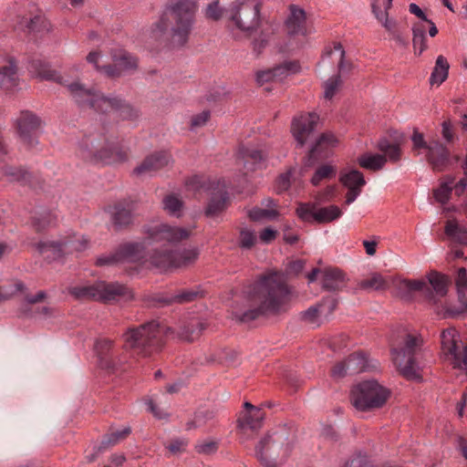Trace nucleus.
I'll return each mask as SVG.
<instances>
[{
	"label": "nucleus",
	"instance_id": "6e6d98bb",
	"mask_svg": "<svg viewBox=\"0 0 467 467\" xmlns=\"http://www.w3.org/2000/svg\"><path fill=\"white\" fill-rule=\"evenodd\" d=\"M291 172L287 171L282 173L276 180L275 190L278 193L285 192L290 187L291 182Z\"/></svg>",
	"mask_w": 467,
	"mask_h": 467
},
{
	"label": "nucleus",
	"instance_id": "cd10ccee",
	"mask_svg": "<svg viewBox=\"0 0 467 467\" xmlns=\"http://www.w3.org/2000/svg\"><path fill=\"white\" fill-rule=\"evenodd\" d=\"M114 65L104 66V72L109 77L119 76V70H130L137 67V59L126 51H119L113 56Z\"/></svg>",
	"mask_w": 467,
	"mask_h": 467
},
{
	"label": "nucleus",
	"instance_id": "423d86ee",
	"mask_svg": "<svg viewBox=\"0 0 467 467\" xmlns=\"http://www.w3.org/2000/svg\"><path fill=\"white\" fill-rule=\"evenodd\" d=\"M296 430L282 424L272 428L255 446V455L264 467H277L291 454L296 442Z\"/></svg>",
	"mask_w": 467,
	"mask_h": 467
},
{
	"label": "nucleus",
	"instance_id": "f257e3e1",
	"mask_svg": "<svg viewBox=\"0 0 467 467\" xmlns=\"http://www.w3.org/2000/svg\"><path fill=\"white\" fill-rule=\"evenodd\" d=\"M247 309L236 310L234 317L241 322H250L262 316H275L285 310L290 290L284 275L270 272L261 275L246 291Z\"/></svg>",
	"mask_w": 467,
	"mask_h": 467
},
{
	"label": "nucleus",
	"instance_id": "864d4df0",
	"mask_svg": "<svg viewBox=\"0 0 467 467\" xmlns=\"http://www.w3.org/2000/svg\"><path fill=\"white\" fill-rule=\"evenodd\" d=\"M117 264H120L117 249L113 253L99 256L96 260V265L98 266L114 265Z\"/></svg>",
	"mask_w": 467,
	"mask_h": 467
},
{
	"label": "nucleus",
	"instance_id": "4d7b16f0",
	"mask_svg": "<svg viewBox=\"0 0 467 467\" xmlns=\"http://www.w3.org/2000/svg\"><path fill=\"white\" fill-rule=\"evenodd\" d=\"M211 113L209 110H204L192 118L191 127L192 129L204 126L209 120Z\"/></svg>",
	"mask_w": 467,
	"mask_h": 467
},
{
	"label": "nucleus",
	"instance_id": "9d476101",
	"mask_svg": "<svg viewBox=\"0 0 467 467\" xmlns=\"http://www.w3.org/2000/svg\"><path fill=\"white\" fill-rule=\"evenodd\" d=\"M390 391L377 380H365L356 385L350 392V401L358 411H371L382 408Z\"/></svg>",
	"mask_w": 467,
	"mask_h": 467
},
{
	"label": "nucleus",
	"instance_id": "e2e57ef3",
	"mask_svg": "<svg viewBox=\"0 0 467 467\" xmlns=\"http://www.w3.org/2000/svg\"><path fill=\"white\" fill-rule=\"evenodd\" d=\"M268 44V37L262 33L261 36L252 43L254 52L258 56Z\"/></svg>",
	"mask_w": 467,
	"mask_h": 467
},
{
	"label": "nucleus",
	"instance_id": "0e129e2a",
	"mask_svg": "<svg viewBox=\"0 0 467 467\" xmlns=\"http://www.w3.org/2000/svg\"><path fill=\"white\" fill-rule=\"evenodd\" d=\"M441 128H442L441 134H442L443 139L449 143L452 142L453 138H454V133H453L452 124H451V120L450 119L444 120L441 123Z\"/></svg>",
	"mask_w": 467,
	"mask_h": 467
},
{
	"label": "nucleus",
	"instance_id": "09e8293b",
	"mask_svg": "<svg viewBox=\"0 0 467 467\" xmlns=\"http://www.w3.org/2000/svg\"><path fill=\"white\" fill-rule=\"evenodd\" d=\"M452 184L453 180L451 179L449 182H441L440 186L433 191V196L438 202L441 204L448 202L451 194Z\"/></svg>",
	"mask_w": 467,
	"mask_h": 467
},
{
	"label": "nucleus",
	"instance_id": "de8ad7c7",
	"mask_svg": "<svg viewBox=\"0 0 467 467\" xmlns=\"http://www.w3.org/2000/svg\"><path fill=\"white\" fill-rule=\"evenodd\" d=\"M378 148L388 156L392 161H397L400 157V149L399 145L390 143L388 140L383 139L379 141Z\"/></svg>",
	"mask_w": 467,
	"mask_h": 467
},
{
	"label": "nucleus",
	"instance_id": "5701e85b",
	"mask_svg": "<svg viewBox=\"0 0 467 467\" xmlns=\"http://www.w3.org/2000/svg\"><path fill=\"white\" fill-rule=\"evenodd\" d=\"M18 27L26 34L38 35L50 30V24L40 11L18 17Z\"/></svg>",
	"mask_w": 467,
	"mask_h": 467
},
{
	"label": "nucleus",
	"instance_id": "f03ea898",
	"mask_svg": "<svg viewBox=\"0 0 467 467\" xmlns=\"http://www.w3.org/2000/svg\"><path fill=\"white\" fill-rule=\"evenodd\" d=\"M36 68L41 78L54 80L67 87L71 98L81 109H90L100 114L114 111L120 119L128 120H133L139 117V111L118 96L107 97L94 88H86L78 81L67 84L56 70L42 62H36Z\"/></svg>",
	"mask_w": 467,
	"mask_h": 467
},
{
	"label": "nucleus",
	"instance_id": "2eb2a0df",
	"mask_svg": "<svg viewBox=\"0 0 467 467\" xmlns=\"http://www.w3.org/2000/svg\"><path fill=\"white\" fill-rule=\"evenodd\" d=\"M88 241L86 238H77L73 236L57 242H39L36 244V248L42 254L50 252L51 255H47V257L57 259L67 253L84 251L88 247Z\"/></svg>",
	"mask_w": 467,
	"mask_h": 467
},
{
	"label": "nucleus",
	"instance_id": "c03bdc74",
	"mask_svg": "<svg viewBox=\"0 0 467 467\" xmlns=\"http://www.w3.org/2000/svg\"><path fill=\"white\" fill-rule=\"evenodd\" d=\"M317 208L315 203L311 202H301L296 208V215L300 220L305 223L316 222V213Z\"/></svg>",
	"mask_w": 467,
	"mask_h": 467
},
{
	"label": "nucleus",
	"instance_id": "7ed1b4c3",
	"mask_svg": "<svg viewBox=\"0 0 467 467\" xmlns=\"http://www.w3.org/2000/svg\"><path fill=\"white\" fill-rule=\"evenodd\" d=\"M196 9L195 0H170L152 29L154 37L172 47H183L192 32Z\"/></svg>",
	"mask_w": 467,
	"mask_h": 467
},
{
	"label": "nucleus",
	"instance_id": "bb28decb",
	"mask_svg": "<svg viewBox=\"0 0 467 467\" xmlns=\"http://www.w3.org/2000/svg\"><path fill=\"white\" fill-rule=\"evenodd\" d=\"M18 84L17 63L7 57L0 63V88L9 90Z\"/></svg>",
	"mask_w": 467,
	"mask_h": 467
},
{
	"label": "nucleus",
	"instance_id": "a878e982",
	"mask_svg": "<svg viewBox=\"0 0 467 467\" xmlns=\"http://www.w3.org/2000/svg\"><path fill=\"white\" fill-rule=\"evenodd\" d=\"M336 142L333 134L323 133L309 150L306 165L311 166L316 161L327 158L329 155L330 148L334 147Z\"/></svg>",
	"mask_w": 467,
	"mask_h": 467
},
{
	"label": "nucleus",
	"instance_id": "b1692460",
	"mask_svg": "<svg viewBox=\"0 0 467 467\" xmlns=\"http://www.w3.org/2000/svg\"><path fill=\"white\" fill-rule=\"evenodd\" d=\"M286 31L290 36H307L310 31L307 27L306 14L303 8L291 5L289 15L285 22Z\"/></svg>",
	"mask_w": 467,
	"mask_h": 467
},
{
	"label": "nucleus",
	"instance_id": "774afa93",
	"mask_svg": "<svg viewBox=\"0 0 467 467\" xmlns=\"http://www.w3.org/2000/svg\"><path fill=\"white\" fill-rule=\"evenodd\" d=\"M457 290L460 288L467 289V270L464 267L458 269L456 277Z\"/></svg>",
	"mask_w": 467,
	"mask_h": 467
},
{
	"label": "nucleus",
	"instance_id": "4468645a",
	"mask_svg": "<svg viewBox=\"0 0 467 467\" xmlns=\"http://www.w3.org/2000/svg\"><path fill=\"white\" fill-rule=\"evenodd\" d=\"M197 248L183 249L182 251H155L150 255V264L163 271L171 268L186 267L197 260L199 256Z\"/></svg>",
	"mask_w": 467,
	"mask_h": 467
},
{
	"label": "nucleus",
	"instance_id": "1a4fd4ad",
	"mask_svg": "<svg viewBox=\"0 0 467 467\" xmlns=\"http://www.w3.org/2000/svg\"><path fill=\"white\" fill-rule=\"evenodd\" d=\"M69 294L79 300H95L104 303L120 299L129 300L133 297L132 292L126 285L104 281L70 287Z\"/></svg>",
	"mask_w": 467,
	"mask_h": 467
},
{
	"label": "nucleus",
	"instance_id": "49530a36",
	"mask_svg": "<svg viewBox=\"0 0 467 467\" xmlns=\"http://www.w3.org/2000/svg\"><path fill=\"white\" fill-rule=\"evenodd\" d=\"M279 215V213L275 209H263L259 207H254L248 212V217L254 222H259L263 220H273Z\"/></svg>",
	"mask_w": 467,
	"mask_h": 467
},
{
	"label": "nucleus",
	"instance_id": "a19ab883",
	"mask_svg": "<svg viewBox=\"0 0 467 467\" xmlns=\"http://www.w3.org/2000/svg\"><path fill=\"white\" fill-rule=\"evenodd\" d=\"M257 243V236L254 231L242 228L238 236V247L242 250L248 251L254 247Z\"/></svg>",
	"mask_w": 467,
	"mask_h": 467
},
{
	"label": "nucleus",
	"instance_id": "39448f33",
	"mask_svg": "<svg viewBox=\"0 0 467 467\" xmlns=\"http://www.w3.org/2000/svg\"><path fill=\"white\" fill-rule=\"evenodd\" d=\"M146 234L142 242H126L117 247L120 263H140L146 259V246L161 242L170 244L186 240L191 230L182 227L161 223L144 229Z\"/></svg>",
	"mask_w": 467,
	"mask_h": 467
},
{
	"label": "nucleus",
	"instance_id": "5fc2aeb1",
	"mask_svg": "<svg viewBox=\"0 0 467 467\" xmlns=\"http://www.w3.org/2000/svg\"><path fill=\"white\" fill-rule=\"evenodd\" d=\"M338 304L337 297L334 296H326L322 299V301L318 304L321 312H326V315H330L337 308Z\"/></svg>",
	"mask_w": 467,
	"mask_h": 467
},
{
	"label": "nucleus",
	"instance_id": "052dcab7",
	"mask_svg": "<svg viewBox=\"0 0 467 467\" xmlns=\"http://www.w3.org/2000/svg\"><path fill=\"white\" fill-rule=\"evenodd\" d=\"M319 312H321V308L318 304L312 306L302 313V319L309 323H314Z\"/></svg>",
	"mask_w": 467,
	"mask_h": 467
},
{
	"label": "nucleus",
	"instance_id": "f704fd0d",
	"mask_svg": "<svg viewBox=\"0 0 467 467\" xmlns=\"http://www.w3.org/2000/svg\"><path fill=\"white\" fill-rule=\"evenodd\" d=\"M450 65L443 56H439L436 59L434 68L430 78L431 85L440 86L448 78Z\"/></svg>",
	"mask_w": 467,
	"mask_h": 467
},
{
	"label": "nucleus",
	"instance_id": "0eeeda50",
	"mask_svg": "<svg viewBox=\"0 0 467 467\" xmlns=\"http://www.w3.org/2000/svg\"><path fill=\"white\" fill-rule=\"evenodd\" d=\"M423 339L403 330L391 348L393 362L400 373L408 379H420L421 366L419 360Z\"/></svg>",
	"mask_w": 467,
	"mask_h": 467
},
{
	"label": "nucleus",
	"instance_id": "7c9ffc66",
	"mask_svg": "<svg viewBox=\"0 0 467 467\" xmlns=\"http://www.w3.org/2000/svg\"><path fill=\"white\" fill-rule=\"evenodd\" d=\"M0 178L10 182L32 186L33 175L20 168L5 165L0 168Z\"/></svg>",
	"mask_w": 467,
	"mask_h": 467
},
{
	"label": "nucleus",
	"instance_id": "c85d7f7f",
	"mask_svg": "<svg viewBox=\"0 0 467 467\" xmlns=\"http://www.w3.org/2000/svg\"><path fill=\"white\" fill-rule=\"evenodd\" d=\"M322 288L327 291H340L346 285V274L337 267H327L322 271Z\"/></svg>",
	"mask_w": 467,
	"mask_h": 467
},
{
	"label": "nucleus",
	"instance_id": "c9c22d12",
	"mask_svg": "<svg viewBox=\"0 0 467 467\" xmlns=\"http://www.w3.org/2000/svg\"><path fill=\"white\" fill-rule=\"evenodd\" d=\"M358 286L364 290L384 291L389 288V284L387 277L379 273H373L368 278L360 281Z\"/></svg>",
	"mask_w": 467,
	"mask_h": 467
},
{
	"label": "nucleus",
	"instance_id": "4be33fe9",
	"mask_svg": "<svg viewBox=\"0 0 467 467\" xmlns=\"http://www.w3.org/2000/svg\"><path fill=\"white\" fill-rule=\"evenodd\" d=\"M450 156L449 150L439 140L429 142L426 159L433 171H444L450 164Z\"/></svg>",
	"mask_w": 467,
	"mask_h": 467
},
{
	"label": "nucleus",
	"instance_id": "338daca9",
	"mask_svg": "<svg viewBox=\"0 0 467 467\" xmlns=\"http://www.w3.org/2000/svg\"><path fill=\"white\" fill-rule=\"evenodd\" d=\"M277 236V231L272 229L271 227L265 228L260 233V240L265 244H269L273 242Z\"/></svg>",
	"mask_w": 467,
	"mask_h": 467
},
{
	"label": "nucleus",
	"instance_id": "37998d69",
	"mask_svg": "<svg viewBox=\"0 0 467 467\" xmlns=\"http://www.w3.org/2000/svg\"><path fill=\"white\" fill-rule=\"evenodd\" d=\"M425 31H426V27H425V25L422 23H418V24L414 25V26L412 28L413 47H414L415 51L417 49H419V52H418L419 55H420L427 48Z\"/></svg>",
	"mask_w": 467,
	"mask_h": 467
},
{
	"label": "nucleus",
	"instance_id": "f3484780",
	"mask_svg": "<svg viewBox=\"0 0 467 467\" xmlns=\"http://www.w3.org/2000/svg\"><path fill=\"white\" fill-rule=\"evenodd\" d=\"M267 152L264 150L242 146L239 148L237 161L244 173L253 172L266 167Z\"/></svg>",
	"mask_w": 467,
	"mask_h": 467
},
{
	"label": "nucleus",
	"instance_id": "dca6fc26",
	"mask_svg": "<svg viewBox=\"0 0 467 467\" xmlns=\"http://www.w3.org/2000/svg\"><path fill=\"white\" fill-rule=\"evenodd\" d=\"M41 126L40 119L30 111H22L16 119V128L23 144L29 149L37 143V136Z\"/></svg>",
	"mask_w": 467,
	"mask_h": 467
},
{
	"label": "nucleus",
	"instance_id": "69168bd1",
	"mask_svg": "<svg viewBox=\"0 0 467 467\" xmlns=\"http://www.w3.org/2000/svg\"><path fill=\"white\" fill-rule=\"evenodd\" d=\"M256 81L260 85H263L267 82L275 81L272 68L258 71L256 73Z\"/></svg>",
	"mask_w": 467,
	"mask_h": 467
},
{
	"label": "nucleus",
	"instance_id": "9b49d317",
	"mask_svg": "<svg viewBox=\"0 0 467 467\" xmlns=\"http://www.w3.org/2000/svg\"><path fill=\"white\" fill-rule=\"evenodd\" d=\"M427 278L428 283L422 280L403 279L400 282L399 288L408 292L419 291L428 302L437 304L447 295L449 278L437 271H431Z\"/></svg>",
	"mask_w": 467,
	"mask_h": 467
},
{
	"label": "nucleus",
	"instance_id": "6ab92c4d",
	"mask_svg": "<svg viewBox=\"0 0 467 467\" xmlns=\"http://www.w3.org/2000/svg\"><path fill=\"white\" fill-rule=\"evenodd\" d=\"M172 162L171 154L167 150L154 151L148 155L134 170L136 176H151Z\"/></svg>",
	"mask_w": 467,
	"mask_h": 467
},
{
	"label": "nucleus",
	"instance_id": "58836bf2",
	"mask_svg": "<svg viewBox=\"0 0 467 467\" xmlns=\"http://www.w3.org/2000/svg\"><path fill=\"white\" fill-rule=\"evenodd\" d=\"M342 215L341 209L337 205L318 208L316 213V223H327L338 219Z\"/></svg>",
	"mask_w": 467,
	"mask_h": 467
},
{
	"label": "nucleus",
	"instance_id": "680f3d73",
	"mask_svg": "<svg viewBox=\"0 0 467 467\" xmlns=\"http://www.w3.org/2000/svg\"><path fill=\"white\" fill-rule=\"evenodd\" d=\"M217 443L215 441H205L196 446V451L202 454H212L217 451Z\"/></svg>",
	"mask_w": 467,
	"mask_h": 467
},
{
	"label": "nucleus",
	"instance_id": "603ef678",
	"mask_svg": "<svg viewBox=\"0 0 467 467\" xmlns=\"http://www.w3.org/2000/svg\"><path fill=\"white\" fill-rule=\"evenodd\" d=\"M56 220L57 216L54 213L47 212L44 214H41L39 217H34L33 225L36 231L40 232L46 227L54 223Z\"/></svg>",
	"mask_w": 467,
	"mask_h": 467
},
{
	"label": "nucleus",
	"instance_id": "8fccbe9b",
	"mask_svg": "<svg viewBox=\"0 0 467 467\" xmlns=\"http://www.w3.org/2000/svg\"><path fill=\"white\" fill-rule=\"evenodd\" d=\"M341 83L342 80L340 75H336L329 78L323 85L325 99H331L337 93Z\"/></svg>",
	"mask_w": 467,
	"mask_h": 467
},
{
	"label": "nucleus",
	"instance_id": "f8f14e48",
	"mask_svg": "<svg viewBox=\"0 0 467 467\" xmlns=\"http://www.w3.org/2000/svg\"><path fill=\"white\" fill-rule=\"evenodd\" d=\"M261 4L257 0H244L234 3L224 8L225 17L244 32H253L260 25Z\"/></svg>",
	"mask_w": 467,
	"mask_h": 467
},
{
	"label": "nucleus",
	"instance_id": "393cba45",
	"mask_svg": "<svg viewBox=\"0 0 467 467\" xmlns=\"http://www.w3.org/2000/svg\"><path fill=\"white\" fill-rule=\"evenodd\" d=\"M244 409L246 411L237 420L238 428L243 432L247 430L256 431L260 429L265 419L264 410L250 402L244 403Z\"/></svg>",
	"mask_w": 467,
	"mask_h": 467
},
{
	"label": "nucleus",
	"instance_id": "a18cd8bd",
	"mask_svg": "<svg viewBox=\"0 0 467 467\" xmlns=\"http://www.w3.org/2000/svg\"><path fill=\"white\" fill-rule=\"evenodd\" d=\"M337 169L329 164L318 167L311 178V183L317 186L323 180H329L336 177Z\"/></svg>",
	"mask_w": 467,
	"mask_h": 467
},
{
	"label": "nucleus",
	"instance_id": "ea45409f",
	"mask_svg": "<svg viewBox=\"0 0 467 467\" xmlns=\"http://www.w3.org/2000/svg\"><path fill=\"white\" fill-rule=\"evenodd\" d=\"M339 180L348 188H361L366 183L363 174L358 170L342 173Z\"/></svg>",
	"mask_w": 467,
	"mask_h": 467
},
{
	"label": "nucleus",
	"instance_id": "3c124183",
	"mask_svg": "<svg viewBox=\"0 0 467 467\" xmlns=\"http://www.w3.org/2000/svg\"><path fill=\"white\" fill-rule=\"evenodd\" d=\"M164 209L171 214L180 216L182 202L175 195H168L163 199Z\"/></svg>",
	"mask_w": 467,
	"mask_h": 467
},
{
	"label": "nucleus",
	"instance_id": "a211bd4d",
	"mask_svg": "<svg viewBox=\"0 0 467 467\" xmlns=\"http://www.w3.org/2000/svg\"><path fill=\"white\" fill-rule=\"evenodd\" d=\"M318 119V115L314 112L301 114L293 119L291 130L299 147H303L313 133Z\"/></svg>",
	"mask_w": 467,
	"mask_h": 467
},
{
	"label": "nucleus",
	"instance_id": "6e6552de",
	"mask_svg": "<svg viewBox=\"0 0 467 467\" xmlns=\"http://www.w3.org/2000/svg\"><path fill=\"white\" fill-rule=\"evenodd\" d=\"M80 157L93 163L110 164L127 160V153L109 142L105 134H89L79 143Z\"/></svg>",
	"mask_w": 467,
	"mask_h": 467
},
{
	"label": "nucleus",
	"instance_id": "473e14b6",
	"mask_svg": "<svg viewBox=\"0 0 467 467\" xmlns=\"http://www.w3.org/2000/svg\"><path fill=\"white\" fill-rule=\"evenodd\" d=\"M205 328L206 326L203 322L192 319L181 328L179 337L182 340L192 342L197 339Z\"/></svg>",
	"mask_w": 467,
	"mask_h": 467
},
{
	"label": "nucleus",
	"instance_id": "aec40b11",
	"mask_svg": "<svg viewBox=\"0 0 467 467\" xmlns=\"http://www.w3.org/2000/svg\"><path fill=\"white\" fill-rule=\"evenodd\" d=\"M95 349L100 361V365L108 369H117L126 362L119 357L114 348V342L108 338H102L96 342Z\"/></svg>",
	"mask_w": 467,
	"mask_h": 467
},
{
	"label": "nucleus",
	"instance_id": "ddd939ff",
	"mask_svg": "<svg viewBox=\"0 0 467 467\" xmlns=\"http://www.w3.org/2000/svg\"><path fill=\"white\" fill-rule=\"evenodd\" d=\"M441 350L454 368L462 369L467 375V346L462 345L459 332L454 327L444 329L441 334Z\"/></svg>",
	"mask_w": 467,
	"mask_h": 467
},
{
	"label": "nucleus",
	"instance_id": "c756f323",
	"mask_svg": "<svg viewBox=\"0 0 467 467\" xmlns=\"http://www.w3.org/2000/svg\"><path fill=\"white\" fill-rule=\"evenodd\" d=\"M347 369L350 375L358 374L364 371L373 370L377 368L376 364L369 361L367 355L362 352H355L346 358Z\"/></svg>",
	"mask_w": 467,
	"mask_h": 467
},
{
	"label": "nucleus",
	"instance_id": "4c0bfd02",
	"mask_svg": "<svg viewBox=\"0 0 467 467\" xmlns=\"http://www.w3.org/2000/svg\"><path fill=\"white\" fill-rule=\"evenodd\" d=\"M387 158L381 154H363L358 157V164L367 170L379 171L383 168Z\"/></svg>",
	"mask_w": 467,
	"mask_h": 467
},
{
	"label": "nucleus",
	"instance_id": "e433bc0d",
	"mask_svg": "<svg viewBox=\"0 0 467 467\" xmlns=\"http://www.w3.org/2000/svg\"><path fill=\"white\" fill-rule=\"evenodd\" d=\"M298 61L288 60L272 67L275 81H282L289 75L296 74L300 71Z\"/></svg>",
	"mask_w": 467,
	"mask_h": 467
},
{
	"label": "nucleus",
	"instance_id": "20e7f679",
	"mask_svg": "<svg viewBox=\"0 0 467 467\" xmlns=\"http://www.w3.org/2000/svg\"><path fill=\"white\" fill-rule=\"evenodd\" d=\"M170 331L169 327L157 320L130 327L122 334L123 348L137 358H151L162 350Z\"/></svg>",
	"mask_w": 467,
	"mask_h": 467
},
{
	"label": "nucleus",
	"instance_id": "72a5a7b5",
	"mask_svg": "<svg viewBox=\"0 0 467 467\" xmlns=\"http://www.w3.org/2000/svg\"><path fill=\"white\" fill-rule=\"evenodd\" d=\"M444 232L453 242L467 245V228L460 225L455 220L446 222Z\"/></svg>",
	"mask_w": 467,
	"mask_h": 467
},
{
	"label": "nucleus",
	"instance_id": "412c9836",
	"mask_svg": "<svg viewBox=\"0 0 467 467\" xmlns=\"http://www.w3.org/2000/svg\"><path fill=\"white\" fill-rule=\"evenodd\" d=\"M207 190H213V192L205 209V214L208 217H213L225 210L229 196L225 184L221 181L211 182Z\"/></svg>",
	"mask_w": 467,
	"mask_h": 467
},
{
	"label": "nucleus",
	"instance_id": "13d9d810",
	"mask_svg": "<svg viewBox=\"0 0 467 467\" xmlns=\"http://www.w3.org/2000/svg\"><path fill=\"white\" fill-rule=\"evenodd\" d=\"M348 375H350V372L347 369L346 359L337 363L331 369V376L335 379H342Z\"/></svg>",
	"mask_w": 467,
	"mask_h": 467
},
{
	"label": "nucleus",
	"instance_id": "bf43d9fd",
	"mask_svg": "<svg viewBox=\"0 0 467 467\" xmlns=\"http://www.w3.org/2000/svg\"><path fill=\"white\" fill-rule=\"evenodd\" d=\"M337 187L335 185H329L322 192L317 194L316 199L318 202H328L335 197Z\"/></svg>",
	"mask_w": 467,
	"mask_h": 467
},
{
	"label": "nucleus",
	"instance_id": "79ce46f5",
	"mask_svg": "<svg viewBox=\"0 0 467 467\" xmlns=\"http://www.w3.org/2000/svg\"><path fill=\"white\" fill-rule=\"evenodd\" d=\"M198 295L199 293L194 290H182L172 296L161 298L159 301L163 305H171L172 303L183 304L195 300Z\"/></svg>",
	"mask_w": 467,
	"mask_h": 467
},
{
	"label": "nucleus",
	"instance_id": "2f4dec72",
	"mask_svg": "<svg viewBox=\"0 0 467 467\" xmlns=\"http://www.w3.org/2000/svg\"><path fill=\"white\" fill-rule=\"evenodd\" d=\"M133 214L130 208L123 204H117L112 213V223L117 230H121L132 223Z\"/></svg>",
	"mask_w": 467,
	"mask_h": 467
}]
</instances>
